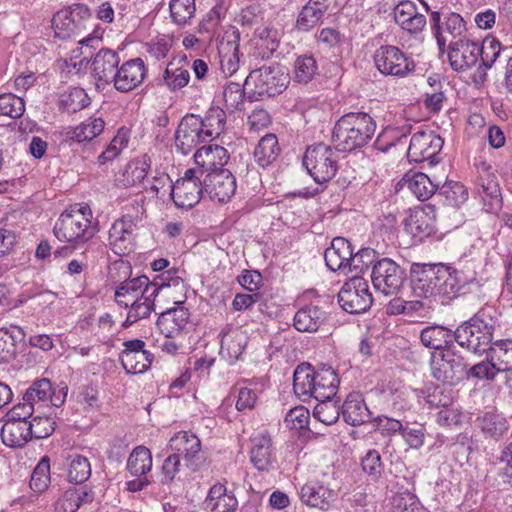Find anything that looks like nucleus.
<instances>
[{"label":"nucleus","instance_id":"f257e3e1","mask_svg":"<svg viewBox=\"0 0 512 512\" xmlns=\"http://www.w3.org/2000/svg\"><path fill=\"white\" fill-rule=\"evenodd\" d=\"M339 378L329 365L316 370L309 363L297 366L293 375V389L296 395L315 400L332 399L338 390Z\"/></svg>","mask_w":512,"mask_h":512},{"label":"nucleus","instance_id":"f03ea898","mask_svg":"<svg viewBox=\"0 0 512 512\" xmlns=\"http://www.w3.org/2000/svg\"><path fill=\"white\" fill-rule=\"evenodd\" d=\"M472 278L444 264L424 265L418 278L417 288L425 297L440 295L446 299L457 297Z\"/></svg>","mask_w":512,"mask_h":512},{"label":"nucleus","instance_id":"7ed1b4c3","mask_svg":"<svg viewBox=\"0 0 512 512\" xmlns=\"http://www.w3.org/2000/svg\"><path fill=\"white\" fill-rule=\"evenodd\" d=\"M376 121L366 112H350L334 125L332 140L337 149L352 151L368 144L376 131Z\"/></svg>","mask_w":512,"mask_h":512},{"label":"nucleus","instance_id":"20e7f679","mask_svg":"<svg viewBox=\"0 0 512 512\" xmlns=\"http://www.w3.org/2000/svg\"><path fill=\"white\" fill-rule=\"evenodd\" d=\"M495 313L491 306L481 308L468 321L457 327L454 331L455 341L474 353L487 352L494 343L492 341L497 325Z\"/></svg>","mask_w":512,"mask_h":512},{"label":"nucleus","instance_id":"39448f33","mask_svg":"<svg viewBox=\"0 0 512 512\" xmlns=\"http://www.w3.org/2000/svg\"><path fill=\"white\" fill-rule=\"evenodd\" d=\"M91 218L92 212L88 206L74 205L60 215L53 228L54 235L60 241L85 243L95 234Z\"/></svg>","mask_w":512,"mask_h":512},{"label":"nucleus","instance_id":"423d86ee","mask_svg":"<svg viewBox=\"0 0 512 512\" xmlns=\"http://www.w3.org/2000/svg\"><path fill=\"white\" fill-rule=\"evenodd\" d=\"M289 84V75L279 65L262 66L250 72L244 86L256 99L274 97L282 93Z\"/></svg>","mask_w":512,"mask_h":512},{"label":"nucleus","instance_id":"0eeeda50","mask_svg":"<svg viewBox=\"0 0 512 512\" xmlns=\"http://www.w3.org/2000/svg\"><path fill=\"white\" fill-rule=\"evenodd\" d=\"M303 165L316 183L323 184L336 175L338 154L331 147L320 143L307 148Z\"/></svg>","mask_w":512,"mask_h":512},{"label":"nucleus","instance_id":"6e6552de","mask_svg":"<svg viewBox=\"0 0 512 512\" xmlns=\"http://www.w3.org/2000/svg\"><path fill=\"white\" fill-rule=\"evenodd\" d=\"M89 18V9L81 4L58 11L52 18L55 37L62 40H77L86 33V22Z\"/></svg>","mask_w":512,"mask_h":512},{"label":"nucleus","instance_id":"1a4fd4ad","mask_svg":"<svg viewBox=\"0 0 512 512\" xmlns=\"http://www.w3.org/2000/svg\"><path fill=\"white\" fill-rule=\"evenodd\" d=\"M154 286L156 287L153 288L151 293H148L140 301L128 307L129 311L123 323L124 327H129L137 321L149 317L154 310V301L160 293L165 292V295L168 296L170 295L169 290L171 287L183 288L184 283L180 277H172L170 272H167L154 279Z\"/></svg>","mask_w":512,"mask_h":512},{"label":"nucleus","instance_id":"9d476101","mask_svg":"<svg viewBox=\"0 0 512 512\" xmlns=\"http://www.w3.org/2000/svg\"><path fill=\"white\" fill-rule=\"evenodd\" d=\"M169 188L175 205L182 208H191L206 196L203 176L191 168Z\"/></svg>","mask_w":512,"mask_h":512},{"label":"nucleus","instance_id":"9b49d317","mask_svg":"<svg viewBox=\"0 0 512 512\" xmlns=\"http://www.w3.org/2000/svg\"><path fill=\"white\" fill-rule=\"evenodd\" d=\"M404 280V270L389 258L377 260L371 269L373 287L377 292L385 296L397 294Z\"/></svg>","mask_w":512,"mask_h":512},{"label":"nucleus","instance_id":"f8f14e48","mask_svg":"<svg viewBox=\"0 0 512 512\" xmlns=\"http://www.w3.org/2000/svg\"><path fill=\"white\" fill-rule=\"evenodd\" d=\"M372 295L368 283L362 277H352L345 282L338 293V303L350 314L365 312L372 304Z\"/></svg>","mask_w":512,"mask_h":512},{"label":"nucleus","instance_id":"ddd939ff","mask_svg":"<svg viewBox=\"0 0 512 512\" xmlns=\"http://www.w3.org/2000/svg\"><path fill=\"white\" fill-rule=\"evenodd\" d=\"M373 59L376 68L383 75L403 77L415 69L413 60L406 57L398 47L392 45L380 46L374 52Z\"/></svg>","mask_w":512,"mask_h":512},{"label":"nucleus","instance_id":"4468645a","mask_svg":"<svg viewBox=\"0 0 512 512\" xmlns=\"http://www.w3.org/2000/svg\"><path fill=\"white\" fill-rule=\"evenodd\" d=\"M476 190L486 212L497 214L502 209L503 200L497 177L486 163L478 168Z\"/></svg>","mask_w":512,"mask_h":512},{"label":"nucleus","instance_id":"2eb2a0df","mask_svg":"<svg viewBox=\"0 0 512 512\" xmlns=\"http://www.w3.org/2000/svg\"><path fill=\"white\" fill-rule=\"evenodd\" d=\"M443 147V140L432 131H419L410 140L407 157L410 162H437L436 156Z\"/></svg>","mask_w":512,"mask_h":512},{"label":"nucleus","instance_id":"dca6fc26","mask_svg":"<svg viewBox=\"0 0 512 512\" xmlns=\"http://www.w3.org/2000/svg\"><path fill=\"white\" fill-rule=\"evenodd\" d=\"M481 54L480 43L470 38H461L448 45V60L456 72H465L474 67Z\"/></svg>","mask_w":512,"mask_h":512},{"label":"nucleus","instance_id":"f3484780","mask_svg":"<svg viewBox=\"0 0 512 512\" xmlns=\"http://www.w3.org/2000/svg\"><path fill=\"white\" fill-rule=\"evenodd\" d=\"M203 128L198 122V115L187 114L180 121L175 132V147L183 155L191 153L198 145L208 142Z\"/></svg>","mask_w":512,"mask_h":512},{"label":"nucleus","instance_id":"a211bd4d","mask_svg":"<svg viewBox=\"0 0 512 512\" xmlns=\"http://www.w3.org/2000/svg\"><path fill=\"white\" fill-rule=\"evenodd\" d=\"M466 363L464 359L446 349L438 359L431 362L433 377L443 383L450 385L457 384L462 380L466 373Z\"/></svg>","mask_w":512,"mask_h":512},{"label":"nucleus","instance_id":"6ab92c4d","mask_svg":"<svg viewBox=\"0 0 512 512\" xmlns=\"http://www.w3.org/2000/svg\"><path fill=\"white\" fill-rule=\"evenodd\" d=\"M168 448L179 456H183L185 465L196 472L201 469L200 461L201 441L190 431H179L174 434L168 443Z\"/></svg>","mask_w":512,"mask_h":512},{"label":"nucleus","instance_id":"aec40b11","mask_svg":"<svg viewBox=\"0 0 512 512\" xmlns=\"http://www.w3.org/2000/svg\"><path fill=\"white\" fill-rule=\"evenodd\" d=\"M432 29L436 37L439 50L443 52L446 47L447 39L444 33H448L451 37L461 40V38H468L466 36L467 27L466 22L458 13H448L444 16L441 22V15L439 12L434 11L431 13Z\"/></svg>","mask_w":512,"mask_h":512},{"label":"nucleus","instance_id":"412c9836","mask_svg":"<svg viewBox=\"0 0 512 512\" xmlns=\"http://www.w3.org/2000/svg\"><path fill=\"white\" fill-rule=\"evenodd\" d=\"M136 224L131 216L116 220L109 229V246L119 256L129 254L135 247Z\"/></svg>","mask_w":512,"mask_h":512},{"label":"nucleus","instance_id":"4be33fe9","mask_svg":"<svg viewBox=\"0 0 512 512\" xmlns=\"http://www.w3.org/2000/svg\"><path fill=\"white\" fill-rule=\"evenodd\" d=\"M436 213L431 205L415 208L409 211L404 219V230L419 241L427 238L436 231Z\"/></svg>","mask_w":512,"mask_h":512},{"label":"nucleus","instance_id":"5701e85b","mask_svg":"<svg viewBox=\"0 0 512 512\" xmlns=\"http://www.w3.org/2000/svg\"><path fill=\"white\" fill-rule=\"evenodd\" d=\"M203 178L204 191L210 200L225 203L235 194L236 179L228 169L206 173Z\"/></svg>","mask_w":512,"mask_h":512},{"label":"nucleus","instance_id":"b1692460","mask_svg":"<svg viewBox=\"0 0 512 512\" xmlns=\"http://www.w3.org/2000/svg\"><path fill=\"white\" fill-rule=\"evenodd\" d=\"M120 56L111 49H100L91 60V75L98 88L110 85L119 68Z\"/></svg>","mask_w":512,"mask_h":512},{"label":"nucleus","instance_id":"393cba45","mask_svg":"<svg viewBox=\"0 0 512 512\" xmlns=\"http://www.w3.org/2000/svg\"><path fill=\"white\" fill-rule=\"evenodd\" d=\"M154 280L150 281L145 275L129 278L120 283L116 288L114 298L116 303L125 309L140 301L148 293H151Z\"/></svg>","mask_w":512,"mask_h":512},{"label":"nucleus","instance_id":"a878e982","mask_svg":"<svg viewBox=\"0 0 512 512\" xmlns=\"http://www.w3.org/2000/svg\"><path fill=\"white\" fill-rule=\"evenodd\" d=\"M147 75V69L141 58H133L119 66L113 79V87L121 93H127L142 84Z\"/></svg>","mask_w":512,"mask_h":512},{"label":"nucleus","instance_id":"bb28decb","mask_svg":"<svg viewBox=\"0 0 512 512\" xmlns=\"http://www.w3.org/2000/svg\"><path fill=\"white\" fill-rule=\"evenodd\" d=\"M299 497L309 507L328 511L335 503L338 492L321 481L312 480L300 488Z\"/></svg>","mask_w":512,"mask_h":512},{"label":"nucleus","instance_id":"cd10ccee","mask_svg":"<svg viewBox=\"0 0 512 512\" xmlns=\"http://www.w3.org/2000/svg\"><path fill=\"white\" fill-rule=\"evenodd\" d=\"M229 160L228 151L219 145H205L197 149L194 154V161L199 174L205 176L206 173L224 170V166Z\"/></svg>","mask_w":512,"mask_h":512},{"label":"nucleus","instance_id":"c85d7f7f","mask_svg":"<svg viewBox=\"0 0 512 512\" xmlns=\"http://www.w3.org/2000/svg\"><path fill=\"white\" fill-rule=\"evenodd\" d=\"M250 460L259 471L275 468L276 453L269 434L260 433L251 439Z\"/></svg>","mask_w":512,"mask_h":512},{"label":"nucleus","instance_id":"c756f323","mask_svg":"<svg viewBox=\"0 0 512 512\" xmlns=\"http://www.w3.org/2000/svg\"><path fill=\"white\" fill-rule=\"evenodd\" d=\"M177 306L160 313L157 326L165 338H173L186 327L190 313L182 304L183 301L174 302Z\"/></svg>","mask_w":512,"mask_h":512},{"label":"nucleus","instance_id":"7c9ffc66","mask_svg":"<svg viewBox=\"0 0 512 512\" xmlns=\"http://www.w3.org/2000/svg\"><path fill=\"white\" fill-rule=\"evenodd\" d=\"M351 243L342 237L334 238L331 246L325 250L324 259L331 271L349 272L350 259L352 257Z\"/></svg>","mask_w":512,"mask_h":512},{"label":"nucleus","instance_id":"2f4dec72","mask_svg":"<svg viewBox=\"0 0 512 512\" xmlns=\"http://www.w3.org/2000/svg\"><path fill=\"white\" fill-rule=\"evenodd\" d=\"M248 336L239 327L226 326L221 332L220 354L230 362L239 359L246 348Z\"/></svg>","mask_w":512,"mask_h":512},{"label":"nucleus","instance_id":"473e14b6","mask_svg":"<svg viewBox=\"0 0 512 512\" xmlns=\"http://www.w3.org/2000/svg\"><path fill=\"white\" fill-rule=\"evenodd\" d=\"M395 22L411 34L420 33L426 25V17L418 13L412 1H401L394 8Z\"/></svg>","mask_w":512,"mask_h":512},{"label":"nucleus","instance_id":"72a5a7b5","mask_svg":"<svg viewBox=\"0 0 512 512\" xmlns=\"http://www.w3.org/2000/svg\"><path fill=\"white\" fill-rule=\"evenodd\" d=\"M238 501L232 492H229L222 483L214 484L204 501L207 512H236Z\"/></svg>","mask_w":512,"mask_h":512},{"label":"nucleus","instance_id":"f704fd0d","mask_svg":"<svg viewBox=\"0 0 512 512\" xmlns=\"http://www.w3.org/2000/svg\"><path fill=\"white\" fill-rule=\"evenodd\" d=\"M31 431L30 421L5 419L1 428V439L7 447L22 448L32 440Z\"/></svg>","mask_w":512,"mask_h":512},{"label":"nucleus","instance_id":"c9c22d12","mask_svg":"<svg viewBox=\"0 0 512 512\" xmlns=\"http://www.w3.org/2000/svg\"><path fill=\"white\" fill-rule=\"evenodd\" d=\"M328 8V0H308L298 14L296 28L303 32L310 31L320 22Z\"/></svg>","mask_w":512,"mask_h":512},{"label":"nucleus","instance_id":"e433bc0d","mask_svg":"<svg viewBox=\"0 0 512 512\" xmlns=\"http://www.w3.org/2000/svg\"><path fill=\"white\" fill-rule=\"evenodd\" d=\"M326 320V313L320 307L307 305L294 315L293 325L300 332H316Z\"/></svg>","mask_w":512,"mask_h":512},{"label":"nucleus","instance_id":"4c0bfd02","mask_svg":"<svg viewBox=\"0 0 512 512\" xmlns=\"http://www.w3.org/2000/svg\"><path fill=\"white\" fill-rule=\"evenodd\" d=\"M341 413L344 421L352 426L361 425L370 419V412L361 395L357 393L347 396L342 405Z\"/></svg>","mask_w":512,"mask_h":512},{"label":"nucleus","instance_id":"58836bf2","mask_svg":"<svg viewBox=\"0 0 512 512\" xmlns=\"http://www.w3.org/2000/svg\"><path fill=\"white\" fill-rule=\"evenodd\" d=\"M455 340L454 333L443 326H427L420 332V341L423 346L434 350H443Z\"/></svg>","mask_w":512,"mask_h":512},{"label":"nucleus","instance_id":"ea45409f","mask_svg":"<svg viewBox=\"0 0 512 512\" xmlns=\"http://www.w3.org/2000/svg\"><path fill=\"white\" fill-rule=\"evenodd\" d=\"M475 425L486 438L498 440L508 431L507 420L494 412L485 413L476 419Z\"/></svg>","mask_w":512,"mask_h":512},{"label":"nucleus","instance_id":"a19ab883","mask_svg":"<svg viewBox=\"0 0 512 512\" xmlns=\"http://www.w3.org/2000/svg\"><path fill=\"white\" fill-rule=\"evenodd\" d=\"M198 122H200V126L203 128L204 136L211 141L224 131L226 112L220 107H211L204 117L198 115Z\"/></svg>","mask_w":512,"mask_h":512},{"label":"nucleus","instance_id":"79ce46f5","mask_svg":"<svg viewBox=\"0 0 512 512\" xmlns=\"http://www.w3.org/2000/svg\"><path fill=\"white\" fill-rule=\"evenodd\" d=\"M488 355L500 373L512 370V340L495 341L488 349Z\"/></svg>","mask_w":512,"mask_h":512},{"label":"nucleus","instance_id":"37998d69","mask_svg":"<svg viewBox=\"0 0 512 512\" xmlns=\"http://www.w3.org/2000/svg\"><path fill=\"white\" fill-rule=\"evenodd\" d=\"M280 153L278 139L275 134L269 133L263 136L254 150L255 161L261 167L272 164Z\"/></svg>","mask_w":512,"mask_h":512},{"label":"nucleus","instance_id":"c03bdc74","mask_svg":"<svg viewBox=\"0 0 512 512\" xmlns=\"http://www.w3.org/2000/svg\"><path fill=\"white\" fill-rule=\"evenodd\" d=\"M127 469L132 476H145L152 469L151 451L142 445L135 447L128 457Z\"/></svg>","mask_w":512,"mask_h":512},{"label":"nucleus","instance_id":"a18cd8bd","mask_svg":"<svg viewBox=\"0 0 512 512\" xmlns=\"http://www.w3.org/2000/svg\"><path fill=\"white\" fill-rule=\"evenodd\" d=\"M105 122L102 118H89L67 132V136L78 143L91 141L102 133Z\"/></svg>","mask_w":512,"mask_h":512},{"label":"nucleus","instance_id":"49530a36","mask_svg":"<svg viewBox=\"0 0 512 512\" xmlns=\"http://www.w3.org/2000/svg\"><path fill=\"white\" fill-rule=\"evenodd\" d=\"M405 180V185L421 201L428 200L437 190L438 185L424 173H415Z\"/></svg>","mask_w":512,"mask_h":512},{"label":"nucleus","instance_id":"de8ad7c7","mask_svg":"<svg viewBox=\"0 0 512 512\" xmlns=\"http://www.w3.org/2000/svg\"><path fill=\"white\" fill-rule=\"evenodd\" d=\"M153 354L149 351H144L136 354L120 355V361L127 373L141 374L147 371L152 362Z\"/></svg>","mask_w":512,"mask_h":512},{"label":"nucleus","instance_id":"09e8293b","mask_svg":"<svg viewBox=\"0 0 512 512\" xmlns=\"http://www.w3.org/2000/svg\"><path fill=\"white\" fill-rule=\"evenodd\" d=\"M169 10L173 23L185 25L194 17L195 0H170Z\"/></svg>","mask_w":512,"mask_h":512},{"label":"nucleus","instance_id":"8fccbe9b","mask_svg":"<svg viewBox=\"0 0 512 512\" xmlns=\"http://www.w3.org/2000/svg\"><path fill=\"white\" fill-rule=\"evenodd\" d=\"M239 48L235 42L222 45L220 54V67L226 76H232L239 69Z\"/></svg>","mask_w":512,"mask_h":512},{"label":"nucleus","instance_id":"3c124183","mask_svg":"<svg viewBox=\"0 0 512 512\" xmlns=\"http://www.w3.org/2000/svg\"><path fill=\"white\" fill-rule=\"evenodd\" d=\"M91 476V466L88 459L81 455L70 457L67 477L72 483L81 484Z\"/></svg>","mask_w":512,"mask_h":512},{"label":"nucleus","instance_id":"603ef678","mask_svg":"<svg viewBox=\"0 0 512 512\" xmlns=\"http://www.w3.org/2000/svg\"><path fill=\"white\" fill-rule=\"evenodd\" d=\"M190 80L188 69L183 67H175L173 63H169L163 74L164 84L171 91L180 90L185 87Z\"/></svg>","mask_w":512,"mask_h":512},{"label":"nucleus","instance_id":"864d4df0","mask_svg":"<svg viewBox=\"0 0 512 512\" xmlns=\"http://www.w3.org/2000/svg\"><path fill=\"white\" fill-rule=\"evenodd\" d=\"M50 484V461L48 457H43L34 468L30 488L36 493L44 492Z\"/></svg>","mask_w":512,"mask_h":512},{"label":"nucleus","instance_id":"5fc2aeb1","mask_svg":"<svg viewBox=\"0 0 512 512\" xmlns=\"http://www.w3.org/2000/svg\"><path fill=\"white\" fill-rule=\"evenodd\" d=\"M314 407V417L325 425H332L337 422L340 416V408L332 399L317 400Z\"/></svg>","mask_w":512,"mask_h":512},{"label":"nucleus","instance_id":"6e6d98bb","mask_svg":"<svg viewBox=\"0 0 512 512\" xmlns=\"http://www.w3.org/2000/svg\"><path fill=\"white\" fill-rule=\"evenodd\" d=\"M52 397V384L49 379L36 380L23 395L24 401H29L34 406L37 402L48 401Z\"/></svg>","mask_w":512,"mask_h":512},{"label":"nucleus","instance_id":"4d7b16f0","mask_svg":"<svg viewBox=\"0 0 512 512\" xmlns=\"http://www.w3.org/2000/svg\"><path fill=\"white\" fill-rule=\"evenodd\" d=\"M25 112V103L23 98L12 93L0 94V115L16 119L20 118Z\"/></svg>","mask_w":512,"mask_h":512},{"label":"nucleus","instance_id":"13d9d810","mask_svg":"<svg viewBox=\"0 0 512 512\" xmlns=\"http://www.w3.org/2000/svg\"><path fill=\"white\" fill-rule=\"evenodd\" d=\"M317 71V63L313 56H299L294 63L295 79L299 83H308Z\"/></svg>","mask_w":512,"mask_h":512},{"label":"nucleus","instance_id":"bf43d9fd","mask_svg":"<svg viewBox=\"0 0 512 512\" xmlns=\"http://www.w3.org/2000/svg\"><path fill=\"white\" fill-rule=\"evenodd\" d=\"M376 263V251L372 248H362L357 253L352 252L349 272L363 273Z\"/></svg>","mask_w":512,"mask_h":512},{"label":"nucleus","instance_id":"052dcab7","mask_svg":"<svg viewBox=\"0 0 512 512\" xmlns=\"http://www.w3.org/2000/svg\"><path fill=\"white\" fill-rule=\"evenodd\" d=\"M61 103L67 112L74 113L89 105V97L84 89L75 87L62 96Z\"/></svg>","mask_w":512,"mask_h":512},{"label":"nucleus","instance_id":"680f3d73","mask_svg":"<svg viewBox=\"0 0 512 512\" xmlns=\"http://www.w3.org/2000/svg\"><path fill=\"white\" fill-rule=\"evenodd\" d=\"M244 93L241 85L236 82H229L223 91V102L226 111L234 112L243 105Z\"/></svg>","mask_w":512,"mask_h":512},{"label":"nucleus","instance_id":"e2e57ef3","mask_svg":"<svg viewBox=\"0 0 512 512\" xmlns=\"http://www.w3.org/2000/svg\"><path fill=\"white\" fill-rule=\"evenodd\" d=\"M480 50L481 63L486 69H490L500 56L501 43L495 38L485 39L480 45Z\"/></svg>","mask_w":512,"mask_h":512},{"label":"nucleus","instance_id":"0e129e2a","mask_svg":"<svg viewBox=\"0 0 512 512\" xmlns=\"http://www.w3.org/2000/svg\"><path fill=\"white\" fill-rule=\"evenodd\" d=\"M440 194L445 195L447 204L458 207L467 200L468 193L464 186L457 182H451L440 189Z\"/></svg>","mask_w":512,"mask_h":512},{"label":"nucleus","instance_id":"69168bd1","mask_svg":"<svg viewBox=\"0 0 512 512\" xmlns=\"http://www.w3.org/2000/svg\"><path fill=\"white\" fill-rule=\"evenodd\" d=\"M310 414L304 406H297L288 411L284 418L287 427L301 430L307 427Z\"/></svg>","mask_w":512,"mask_h":512},{"label":"nucleus","instance_id":"338daca9","mask_svg":"<svg viewBox=\"0 0 512 512\" xmlns=\"http://www.w3.org/2000/svg\"><path fill=\"white\" fill-rule=\"evenodd\" d=\"M31 437L36 439H44L49 437L55 430V422L50 417L36 416L30 420Z\"/></svg>","mask_w":512,"mask_h":512},{"label":"nucleus","instance_id":"774afa93","mask_svg":"<svg viewBox=\"0 0 512 512\" xmlns=\"http://www.w3.org/2000/svg\"><path fill=\"white\" fill-rule=\"evenodd\" d=\"M497 373L500 372L496 370L495 365H493V362L489 357L487 361H482L473 365L465 374L480 380H493Z\"/></svg>","mask_w":512,"mask_h":512}]
</instances>
